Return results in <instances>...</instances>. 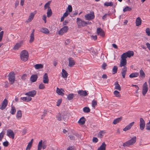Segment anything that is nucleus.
Wrapping results in <instances>:
<instances>
[{"label":"nucleus","instance_id":"obj_46","mask_svg":"<svg viewBox=\"0 0 150 150\" xmlns=\"http://www.w3.org/2000/svg\"><path fill=\"white\" fill-rule=\"evenodd\" d=\"M34 35L33 34H31L30 35V39L29 40V42L30 43L33 42L34 40Z\"/></svg>","mask_w":150,"mask_h":150},{"label":"nucleus","instance_id":"obj_58","mask_svg":"<svg viewBox=\"0 0 150 150\" xmlns=\"http://www.w3.org/2000/svg\"><path fill=\"white\" fill-rule=\"evenodd\" d=\"M62 101V99H59L58 100L57 102V105L58 106H59L60 105Z\"/></svg>","mask_w":150,"mask_h":150},{"label":"nucleus","instance_id":"obj_12","mask_svg":"<svg viewBox=\"0 0 150 150\" xmlns=\"http://www.w3.org/2000/svg\"><path fill=\"white\" fill-rule=\"evenodd\" d=\"M68 29V27L67 26H65L61 28L59 31L58 33L59 35H63L64 33L67 32Z\"/></svg>","mask_w":150,"mask_h":150},{"label":"nucleus","instance_id":"obj_60","mask_svg":"<svg viewBox=\"0 0 150 150\" xmlns=\"http://www.w3.org/2000/svg\"><path fill=\"white\" fill-rule=\"evenodd\" d=\"M67 11H68V10H67V9L66 12L65 13H64V14L63 15V16L64 17H67L68 16V14H69V13H68L67 12Z\"/></svg>","mask_w":150,"mask_h":150},{"label":"nucleus","instance_id":"obj_5","mask_svg":"<svg viewBox=\"0 0 150 150\" xmlns=\"http://www.w3.org/2000/svg\"><path fill=\"white\" fill-rule=\"evenodd\" d=\"M85 19L88 21L93 19L95 18L94 12L93 11H91L90 13L85 16Z\"/></svg>","mask_w":150,"mask_h":150},{"label":"nucleus","instance_id":"obj_44","mask_svg":"<svg viewBox=\"0 0 150 150\" xmlns=\"http://www.w3.org/2000/svg\"><path fill=\"white\" fill-rule=\"evenodd\" d=\"M114 94L116 97H120L121 96L120 92L117 90H115L114 91Z\"/></svg>","mask_w":150,"mask_h":150},{"label":"nucleus","instance_id":"obj_25","mask_svg":"<svg viewBox=\"0 0 150 150\" xmlns=\"http://www.w3.org/2000/svg\"><path fill=\"white\" fill-rule=\"evenodd\" d=\"M35 16V14L32 13L30 14V15L27 20L26 21V22L29 23L31 22L33 18Z\"/></svg>","mask_w":150,"mask_h":150},{"label":"nucleus","instance_id":"obj_33","mask_svg":"<svg viewBox=\"0 0 150 150\" xmlns=\"http://www.w3.org/2000/svg\"><path fill=\"white\" fill-rule=\"evenodd\" d=\"M139 75V73L138 72H135V73H132L129 75V77L130 78H132L137 77Z\"/></svg>","mask_w":150,"mask_h":150},{"label":"nucleus","instance_id":"obj_10","mask_svg":"<svg viewBox=\"0 0 150 150\" xmlns=\"http://www.w3.org/2000/svg\"><path fill=\"white\" fill-rule=\"evenodd\" d=\"M7 104V100L6 99H4L0 105V109L1 110H4L6 107Z\"/></svg>","mask_w":150,"mask_h":150},{"label":"nucleus","instance_id":"obj_35","mask_svg":"<svg viewBox=\"0 0 150 150\" xmlns=\"http://www.w3.org/2000/svg\"><path fill=\"white\" fill-rule=\"evenodd\" d=\"M22 112L21 110H19L17 111L16 113V117L17 118H21L22 117Z\"/></svg>","mask_w":150,"mask_h":150},{"label":"nucleus","instance_id":"obj_4","mask_svg":"<svg viewBox=\"0 0 150 150\" xmlns=\"http://www.w3.org/2000/svg\"><path fill=\"white\" fill-rule=\"evenodd\" d=\"M47 147V145L46 141H44L41 140L39 142L38 145V150H41L42 148L43 149H45Z\"/></svg>","mask_w":150,"mask_h":150},{"label":"nucleus","instance_id":"obj_50","mask_svg":"<svg viewBox=\"0 0 150 150\" xmlns=\"http://www.w3.org/2000/svg\"><path fill=\"white\" fill-rule=\"evenodd\" d=\"M146 32L148 36L150 35V29L149 28H147L146 29Z\"/></svg>","mask_w":150,"mask_h":150},{"label":"nucleus","instance_id":"obj_30","mask_svg":"<svg viewBox=\"0 0 150 150\" xmlns=\"http://www.w3.org/2000/svg\"><path fill=\"white\" fill-rule=\"evenodd\" d=\"M114 85L115 86V89L118 90L119 91H121V87L120 85L118 83L117 81H116Z\"/></svg>","mask_w":150,"mask_h":150},{"label":"nucleus","instance_id":"obj_1","mask_svg":"<svg viewBox=\"0 0 150 150\" xmlns=\"http://www.w3.org/2000/svg\"><path fill=\"white\" fill-rule=\"evenodd\" d=\"M137 140V137L134 136L130 139L124 143L122 144V146L124 147L129 146H132L136 143Z\"/></svg>","mask_w":150,"mask_h":150},{"label":"nucleus","instance_id":"obj_64","mask_svg":"<svg viewBox=\"0 0 150 150\" xmlns=\"http://www.w3.org/2000/svg\"><path fill=\"white\" fill-rule=\"evenodd\" d=\"M109 16V14H108L106 13L102 17V19L103 20H105L106 18L107 17Z\"/></svg>","mask_w":150,"mask_h":150},{"label":"nucleus","instance_id":"obj_38","mask_svg":"<svg viewBox=\"0 0 150 150\" xmlns=\"http://www.w3.org/2000/svg\"><path fill=\"white\" fill-rule=\"evenodd\" d=\"M34 67L36 69H39L42 68L43 65L41 64H37L34 65Z\"/></svg>","mask_w":150,"mask_h":150},{"label":"nucleus","instance_id":"obj_28","mask_svg":"<svg viewBox=\"0 0 150 150\" xmlns=\"http://www.w3.org/2000/svg\"><path fill=\"white\" fill-rule=\"evenodd\" d=\"M22 45V44L21 42L16 43L13 47V49L14 50H18L20 47H21Z\"/></svg>","mask_w":150,"mask_h":150},{"label":"nucleus","instance_id":"obj_15","mask_svg":"<svg viewBox=\"0 0 150 150\" xmlns=\"http://www.w3.org/2000/svg\"><path fill=\"white\" fill-rule=\"evenodd\" d=\"M56 117L57 120L59 121L62 120L63 119L65 121L67 119V115H64V117H62L61 115L59 113L57 115Z\"/></svg>","mask_w":150,"mask_h":150},{"label":"nucleus","instance_id":"obj_3","mask_svg":"<svg viewBox=\"0 0 150 150\" xmlns=\"http://www.w3.org/2000/svg\"><path fill=\"white\" fill-rule=\"evenodd\" d=\"M15 74L14 72H11L8 75V80L11 84H13L15 81Z\"/></svg>","mask_w":150,"mask_h":150},{"label":"nucleus","instance_id":"obj_40","mask_svg":"<svg viewBox=\"0 0 150 150\" xmlns=\"http://www.w3.org/2000/svg\"><path fill=\"white\" fill-rule=\"evenodd\" d=\"M11 110L10 112V113L12 115H14L16 112V109L14 107L12 106L11 107Z\"/></svg>","mask_w":150,"mask_h":150},{"label":"nucleus","instance_id":"obj_45","mask_svg":"<svg viewBox=\"0 0 150 150\" xmlns=\"http://www.w3.org/2000/svg\"><path fill=\"white\" fill-rule=\"evenodd\" d=\"M83 111L85 113H88L90 112V109L88 107H85L83 109Z\"/></svg>","mask_w":150,"mask_h":150},{"label":"nucleus","instance_id":"obj_7","mask_svg":"<svg viewBox=\"0 0 150 150\" xmlns=\"http://www.w3.org/2000/svg\"><path fill=\"white\" fill-rule=\"evenodd\" d=\"M134 54V52L133 51H128L127 52L123 53L122 55L124 58H126L127 57H130L133 56Z\"/></svg>","mask_w":150,"mask_h":150},{"label":"nucleus","instance_id":"obj_37","mask_svg":"<svg viewBox=\"0 0 150 150\" xmlns=\"http://www.w3.org/2000/svg\"><path fill=\"white\" fill-rule=\"evenodd\" d=\"M132 10V8L131 7L129 6H126L123 9V11L124 12H125L127 11H130Z\"/></svg>","mask_w":150,"mask_h":150},{"label":"nucleus","instance_id":"obj_41","mask_svg":"<svg viewBox=\"0 0 150 150\" xmlns=\"http://www.w3.org/2000/svg\"><path fill=\"white\" fill-rule=\"evenodd\" d=\"M118 67L117 66H115L112 69V72L113 74H115L117 73Z\"/></svg>","mask_w":150,"mask_h":150},{"label":"nucleus","instance_id":"obj_31","mask_svg":"<svg viewBox=\"0 0 150 150\" xmlns=\"http://www.w3.org/2000/svg\"><path fill=\"white\" fill-rule=\"evenodd\" d=\"M122 119V117H120L114 120L113 122V124L114 125H116L118 123L120 122Z\"/></svg>","mask_w":150,"mask_h":150},{"label":"nucleus","instance_id":"obj_13","mask_svg":"<svg viewBox=\"0 0 150 150\" xmlns=\"http://www.w3.org/2000/svg\"><path fill=\"white\" fill-rule=\"evenodd\" d=\"M121 59L120 61V67H125V66L126 65L127 63L126 58H124L122 55H121Z\"/></svg>","mask_w":150,"mask_h":150},{"label":"nucleus","instance_id":"obj_18","mask_svg":"<svg viewBox=\"0 0 150 150\" xmlns=\"http://www.w3.org/2000/svg\"><path fill=\"white\" fill-rule=\"evenodd\" d=\"M43 82L45 83H47L49 82V79L47 73H45L43 77Z\"/></svg>","mask_w":150,"mask_h":150},{"label":"nucleus","instance_id":"obj_51","mask_svg":"<svg viewBox=\"0 0 150 150\" xmlns=\"http://www.w3.org/2000/svg\"><path fill=\"white\" fill-rule=\"evenodd\" d=\"M146 129L148 130H150V123L148 122L146 123Z\"/></svg>","mask_w":150,"mask_h":150},{"label":"nucleus","instance_id":"obj_39","mask_svg":"<svg viewBox=\"0 0 150 150\" xmlns=\"http://www.w3.org/2000/svg\"><path fill=\"white\" fill-rule=\"evenodd\" d=\"M74 95H76V94L74 95L73 93H70L67 96V98L69 100H71L73 99L74 97Z\"/></svg>","mask_w":150,"mask_h":150},{"label":"nucleus","instance_id":"obj_59","mask_svg":"<svg viewBox=\"0 0 150 150\" xmlns=\"http://www.w3.org/2000/svg\"><path fill=\"white\" fill-rule=\"evenodd\" d=\"M8 144H9V143L7 141H6L5 142H4L3 143V145L5 146V147H7V146L8 145Z\"/></svg>","mask_w":150,"mask_h":150},{"label":"nucleus","instance_id":"obj_8","mask_svg":"<svg viewBox=\"0 0 150 150\" xmlns=\"http://www.w3.org/2000/svg\"><path fill=\"white\" fill-rule=\"evenodd\" d=\"M139 121V129L141 130L142 131L145 127V122L143 119L142 117L140 118Z\"/></svg>","mask_w":150,"mask_h":150},{"label":"nucleus","instance_id":"obj_57","mask_svg":"<svg viewBox=\"0 0 150 150\" xmlns=\"http://www.w3.org/2000/svg\"><path fill=\"white\" fill-rule=\"evenodd\" d=\"M98 141V139L97 137H93V142L94 143H97Z\"/></svg>","mask_w":150,"mask_h":150},{"label":"nucleus","instance_id":"obj_47","mask_svg":"<svg viewBox=\"0 0 150 150\" xmlns=\"http://www.w3.org/2000/svg\"><path fill=\"white\" fill-rule=\"evenodd\" d=\"M97 104V101L94 100H93L92 102V106L93 108H95V106Z\"/></svg>","mask_w":150,"mask_h":150},{"label":"nucleus","instance_id":"obj_6","mask_svg":"<svg viewBox=\"0 0 150 150\" xmlns=\"http://www.w3.org/2000/svg\"><path fill=\"white\" fill-rule=\"evenodd\" d=\"M77 23L79 27L81 26L84 27L86 25V22L83 21L79 18H77L76 19Z\"/></svg>","mask_w":150,"mask_h":150},{"label":"nucleus","instance_id":"obj_53","mask_svg":"<svg viewBox=\"0 0 150 150\" xmlns=\"http://www.w3.org/2000/svg\"><path fill=\"white\" fill-rule=\"evenodd\" d=\"M25 101L28 102L32 100V98L29 96L25 97Z\"/></svg>","mask_w":150,"mask_h":150},{"label":"nucleus","instance_id":"obj_19","mask_svg":"<svg viewBox=\"0 0 150 150\" xmlns=\"http://www.w3.org/2000/svg\"><path fill=\"white\" fill-rule=\"evenodd\" d=\"M134 122L131 123L124 128L123 129V130L124 131H126L127 130L129 129L134 125Z\"/></svg>","mask_w":150,"mask_h":150},{"label":"nucleus","instance_id":"obj_11","mask_svg":"<svg viewBox=\"0 0 150 150\" xmlns=\"http://www.w3.org/2000/svg\"><path fill=\"white\" fill-rule=\"evenodd\" d=\"M6 135L9 138H11L13 139L14 138V134L13 131L11 129H8L7 130Z\"/></svg>","mask_w":150,"mask_h":150},{"label":"nucleus","instance_id":"obj_22","mask_svg":"<svg viewBox=\"0 0 150 150\" xmlns=\"http://www.w3.org/2000/svg\"><path fill=\"white\" fill-rule=\"evenodd\" d=\"M127 71V67H124L122 69V71L121 72V74L123 78H125V75L126 74Z\"/></svg>","mask_w":150,"mask_h":150},{"label":"nucleus","instance_id":"obj_55","mask_svg":"<svg viewBox=\"0 0 150 150\" xmlns=\"http://www.w3.org/2000/svg\"><path fill=\"white\" fill-rule=\"evenodd\" d=\"M4 34V31H1L0 32V42L2 40Z\"/></svg>","mask_w":150,"mask_h":150},{"label":"nucleus","instance_id":"obj_42","mask_svg":"<svg viewBox=\"0 0 150 150\" xmlns=\"http://www.w3.org/2000/svg\"><path fill=\"white\" fill-rule=\"evenodd\" d=\"M104 134V133L103 131H101L98 134V137L100 138H102Z\"/></svg>","mask_w":150,"mask_h":150},{"label":"nucleus","instance_id":"obj_36","mask_svg":"<svg viewBox=\"0 0 150 150\" xmlns=\"http://www.w3.org/2000/svg\"><path fill=\"white\" fill-rule=\"evenodd\" d=\"M113 3L112 1L110 2H106L104 3V5L105 6L108 7L109 6H112L113 5Z\"/></svg>","mask_w":150,"mask_h":150},{"label":"nucleus","instance_id":"obj_52","mask_svg":"<svg viewBox=\"0 0 150 150\" xmlns=\"http://www.w3.org/2000/svg\"><path fill=\"white\" fill-rule=\"evenodd\" d=\"M67 9V10L68 9V11L69 12H71L72 10V6L70 5H68V8Z\"/></svg>","mask_w":150,"mask_h":150},{"label":"nucleus","instance_id":"obj_23","mask_svg":"<svg viewBox=\"0 0 150 150\" xmlns=\"http://www.w3.org/2000/svg\"><path fill=\"white\" fill-rule=\"evenodd\" d=\"M142 20L141 18L139 17L137 18L136 20V25L137 26H139L141 25L142 23Z\"/></svg>","mask_w":150,"mask_h":150},{"label":"nucleus","instance_id":"obj_56","mask_svg":"<svg viewBox=\"0 0 150 150\" xmlns=\"http://www.w3.org/2000/svg\"><path fill=\"white\" fill-rule=\"evenodd\" d=\"M132 86H134L135 87H136V88H137V90L135 91V93H138V91L139 89V87L137 85H132Z\"/></svg>","mask_w":150,"mask_h":150},{"label":"nucleus","instance_id":"obj_14","mask_svg":"<svg viewBox=\"0 0 150 150\" xmlns=\"http://www.w3.org/2000/svg\"><path fill=\"white\" fill-rule=\"evenodd\" d=\"M36 91L35 90H33L25 93V95L29 96L34 97L36 95Z\"/></svg>","mask_w":150,"mask_h":150},{"label":"nucleus","instance_id":"obj_16","mask_svg":"<svg viewBox=\"0 0 150 150\" xmlns=\"http://www.w3.org/2000/svg\"><path fill=\"white\" fill-rule=\"evenodd\" d=\"M97 31L98 35H99L103 37L105 36V33L104 31L100 28H97Z\"/></svg>","mask_w":150,"mask_h":150},{"label":"nucleus","instance_id":"obj_61","mask_svg":"<svg viewBox=\"0 0 150 150\" xmlns=\"http://www.w3.org/2000/svg\"><path fill=\"white\" fill-rule=\"evenodd\" d=\"M47 111L46 110H44L43 112V114L42 115V117H45L47 114Z\"/></svg>","mask_w":150,"mask_h":150},{"label":"nucleus","instance_id":"obj_32","mask_svg":"<svg viewBox=\"0 0 150 150\" xmlns=\"http://www.w3.org/2000/svg\"><path fill=\"white\" fill-rule=\"evenodd\" d=\"M47 14V17L49 18L52 16V12L50 7H48V9Z\"/></svg>","mask_w":150,"mask_h":150},{"label":"nucleus","instance_id":"obj_17","mask_svg":"<svg viewBox=\"0 0 150 150\" xmlns=\"http://www.w3.org/2000/svg\"><path fill=\"white\" fill-rule=\"evenodd\" d=\"M69 64V66L71 67H73L75 64V62L73 59L71 57H69L68 59Z\"/></svg>","mask_w":150,"mask_h":150},{"label":"nucleus","instance_id":"obj_29","mask_svg":"<svg viewBox=\"0 0 150 150\" xmlns=\"http://www.w3.org/2000/svg\"><path fill=\"white\" fill-rule=\"evenodd\" d=\"M86 120V119L84 117H82L79 119L78 121V123L81 125H83L85 123Z\"/></svg>","mask_w":150,"mask_h":150},{"label":"nucleus","instance_id":"obj_21","mask_svg":"<svg viewBox=\"0 0 150 150\" xmlns=\"http://www.w3.org/2000/svg\"><path fill=\"white\" fill-rule=\"evenodd\" d=\"M38 78V76L36 74L32 75L30 78V80L32 82H35Z\"/></svg>","mask_w":150,"mask_h":150},{"label":"nucleus","instance_id":"obj_2","mask_svg":"<svg viewBox=\"0 0 150 150\" xmlns=\"http://www.w3.org/2000/svg\"><path fill=\"white\" fill-rule=\"evenodd\" d=\"M29 57V54L25 50L22 51L20 54V58L24 62L27 61Z\"/></svg>","mask_w":150,"mask_h":150},{"label":"nucleus","instance_id":"obj_43","mask_svg":"<svg viewBox=\"0 0 150 150\" xmlns=\"http://www.w3.org/2000/svg\"><path fill=\"white\" fill-rule=\"evenodd\" d=\"M139 73L140 76L142 78H144L145 77V75L144 72L142 69H141L140 70Z\"/></svg>","mask_w":150,"mask_h":150},{"label":"nucleus","instance_id":"obj_54","mask_svg":"<svg viewBox=\"0 0 150 150\" xmlns=\"http://www.w3.org/2000/svg\"><path fill=\"white\" fill-rule=\"evenodd\" d=\"M32 144L28 143L27 145V147L26 148V150H30L31 147L32 146Z\"/></svg>","mask_w":150,"mask_h":150},{"label":"nucleus","instance_id":"obj_20","mask_svg":"<svg viewBox=\"0 0 150 150\" xmlns=\"http://www.w3.org/2000/svg\"><path fill=\"white\" fill-rule=\"evenodd\" d=\"M64 92V90L62 88L59 89L57 87L56 91V93L59 95L63 96L64 95V93H63Z\"/></svg>","mask_w":150,"mask_h":150},{"label":"nucleus","instance_id":"obj_9","mask_svg":"<svg viewBox=\"0 0 150 150\" xmlns=\"http://www.w3.org/2000/svg\"><path fill=\"white\" fill-rule=\"evenodd\" d=\"M148 90V85L146 82H145L143 85L142 93L144 96H145Z\"/></svg>","mask_w":150,"mask_h":150},{"label":"nucleus","instance_id":"obj_62","mask_svg":"<svg viewBox=\"0 0 150 150\" xmlns=\"http://www.w3.org/2000/svg\"><path fill=\"white\" fill-rule=\"evenodd\" d=\"M70 139L71 140H74L75 139V137L72 135H69V136Z\"/></svg>","mask_w":150,"mask_h":150},{"label":"nucleus","instance_id":"obj_49","mask_svg":"<svg viewBox=\"0 0 150 150\" xmlns=\"http://www.w3.org/2000/svg\"><path fill=\"white\" fill-rule=\"evenodd\" d=\"M50 5V1H48V2L44 6V10H46L47 8L48 9V7H50L49 6Z\"/></svg>","mask_w":150,"mask_h":150},{"label":"nucleus","instance_id":"obj_26","mask_svg":"<svg viewBox=\"0 0 150 150\" xmlns=\"http://www.w3.org/2000/svg\"><path fill=\"white\" fill-rule=\"evenodd\" d=\"M40 31L45 34H48L49 33V31L48 29L44 28H40Z\"/></svg>","mask_w":150,"mask_h":150},{"label":"nucleus","instance_id":"obj_27","mask_svg":"<svg viewBox=\"0 0 150 150\" xmlns=\"http://www.w3.org/2000/svg\"><path fill=\"white\" fill-rule=\"evenodd\" d=\"M106 146L105 143L103 142L100 146L98 148L97 150H105Z\"/></svg>","mask_w":150,"mask_h":150},{"label":"nucleus","instance_id":"obj_48","mask_svg":"<svg viewBox=\"0 0 150 150\" xmlns=\"http://www.w3.org/2000/svg\"><path fill=\"white\" fill-rule=\"evenodd\" d=\"M45 88L44 85L42 83L40 84L39 86V88L40 89H44Z\"/></svg>","mask_w":150,"mask_h":150},{"label":"nucleus","instance_id":"obj_24","mask_svg":"<svg viewBox=\"0 0 150 150\" xmlns=\"http://www.w3.org/2000/svg\"><path fill=\"white\" fill-rule=\"evenodd\" d=\"M78 93L80 96H86L87 95V93L86 91L79 90L78 91Z\"/></svg>","mask_w":150,"mask_h":150},{"label":"nucleus","instance_id":"obj_34","mask_svg":"<svg viewBox=\"0 0 150 150\" xmlns=\"http://www.w3.org/2000/svg\"><path fill=\"white\" fill-rule=\"evenodd\" d=\"M68 74L67 71L64 69H62V77L64 78H67L68 76Z\"/></svg>","mask_w":150,"mask_h":150},{"label":"nucleus","instance_id":"obj_63","mask_svg":"<svg viewBox=\"0 0 150 150\" xmlns=\"http://www.w3.org/2000/svg\"><path fill=\"white\" fill-rule=\"evenodd\" d=\"M107 66V64L105 63L104 62L102 66V68L103 69H105V67Z\"/></svg>","mask_w":150,"mask_h":150}]
</instances>
